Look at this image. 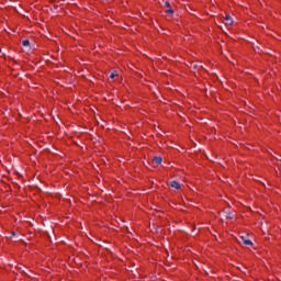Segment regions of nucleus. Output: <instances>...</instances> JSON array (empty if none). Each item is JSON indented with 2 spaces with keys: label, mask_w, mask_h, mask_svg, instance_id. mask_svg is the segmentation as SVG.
Returning a JSON list of instances; mask_svg holds the SVG:
<instances>
[{
  "label": "nucleus",
  "mask_w": 281,
  "mask_h": 281,
  "mask_svg": "<svg viewBox=\"0 0 281 281\" xmlns=\"http://www.w3.org/2000/svg\"><path fill=\"white\" fill-rule=\"evenodd\" d=\"M193 69H196V65L193 66Z\"/></svg>",
  "instance_id": "nucleus-11"
},
{
  "label": "nucleus",
  "mask_w": 281,
  "mask_h": 281,
  "mask_svg": "<svg viewBox=\"0 0 281 281\" xmlns=\"http://www.w3.org/2000/svg\"><path fill=\"white\" fill-rule=\"evenodd\" d=\"M161 161H164V158H161V156H155L154 159H153V162L156 166H160Z\"/></svg>",
  "instance_id": "nucleus-2"
},
{
  "label": "nucleus",
  "mask_w": 281,
  "mask_h": 281,
  "mask_svg": "<svg viewBox=\"0 0 281 281\" xmlns=\"http://www.w3.org/2000/svg\"><path fill=\"white\" fill-rule=\"evenodd\" d=\"M224 21H225L226 25H233L234 24V21L232 20V15H226Z\"/></svg>",
  "instance_id": "nucleus-3"
},
{
  "label": "nucleus",
  "mask_w": 281,
  "mask_h": 281,
  "mask_svg": "<svg viewBox=\"0 0 281 281\" xmlns=\"http://www.w3.org/2000/svg\"><path fill=\"white\" fill-rule=\"evenodd\" d=\"M23 47H30V40L22 41Z\"/></svg>",
  "instance_id": "nucleus-6"
},
{
  "label": "nucleus",
  "mask_w": 281,
  "mask_h": 281,
  "mask_svg": "<svg viewBox=\"0 0 281 281\" xmlns=\"http://www.w3.org/2000/svg\"><path fill=\"white\" fill-rule=\"evenodd\" d=\"M225 218H228V221H232V218H234V213L229 212V211H225Z\"/></svg>",
  "instance_id": "nucleus-5"
},
{
  "label": "nucleus",
  "mask_w": 281,
  "mask_h": 281,
  "mask_svg": "<svg viewBox=\"0 0 281 281\" xmlns=\"http://www.w3.org/2000/svg\"><path fill=\"white\" fill-rule=\"evenodd\" d=\"M15 234H16V233H15V232H13V233H12V236H15Z\"/></svg>",
  "instance_id": "nucleus-10"
},
{
  "label": "nucleus",
  "mask_w": 281,
  "mask_h": 281,
  "mask_svg": "<svg viewBox=\"0 0 281 281\" xmlns=\"http://www.w3.org/2000/svg\"><path fill=\"white\" fill-rule=\"evenodd\" d=\"M116 76H117V71L111 72V74H110L111 80H113V78H116Z\"/></svg>",
  "instance_id": "nucleus-7"
},
{
  "label": "nucleus",
  "mask_w": 281,
  "mask_h": 281,
  "mask_svg": "<svg viewBox=\"0 0 281 281\" xmlns=\"http://www.w3.org/2000/svg\"><path fill=\"white\" fill-rule=\"evenodd\" d=\"M166 12L167 14H175V10H172V8H169Z\"/></svg>",
  "instance_id": "nucleus-8"
},
{
  "label": "nucleus",
  "mask_w": 281,
  "mask_h": 281,
  "mask_svg": "<svg viewBox=\"0 0 281 281\" xmlns=\"http://www.w3.org/2000/svg\"><path fill=\"white\" fill-rule=\"evenodd\" d=\"M247 236L249 235H241L239 236V238L244 243V245H249V246L254 245V243L250 239H247Z\"/></svg>",
  "instance_id": "nucleus-1"
},
{
  "label": "nucleus",
  "mask_w": 281,
  "mask_h": 281,
  "mask_svg": "<svg viewBox=\"0 0 281 281\" xmlns=\"http://www.w3.org/2000/svg\"><path fill=\"white\" fill-rule=\"evenodd\" d=\"M170 186H171V188H175L176 190H181V184H179L178 181H171Z\"/></svg>",
  "instance_id": "nucleus-4"
},
{
  "label": "nucleus",
  "mask_w": 281,
  "mask_h": 281,
  "mask_svg": "<svg viewBox=\"0 0 281 281\" xmlns=\"http://www.w3.org/2000/svg\"><path fill=\"white\" fill-rule=\"evenodd\" d=\"M165 8H168V9H169V8H170V2L166 1V2H165Z\"/></svg>",
  "instance_id": "nucleus-9"
}]
</instances>
